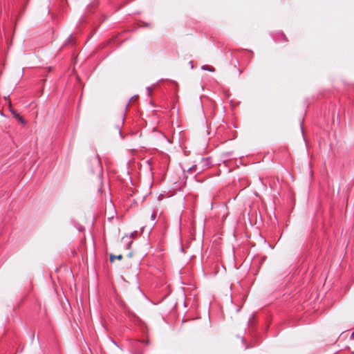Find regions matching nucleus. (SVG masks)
<instances>
[{
    "instance_id": "obj_4",
    "label": "nucleus",
    "mask_w": 354,
    "mask_h": 354,
    "mask_svg": "<svg viewBox=\"0 0 354 354\" xmlns=\"http://www.w3.org/2000/svg\"><path fill=\"white\" fill-rule=\"evenodd\" d=\"M156 215H157V212H153L152 214H151V219L152 221H155L156 218Z\"/></svg>"
},
{
    "instance_id": "obj_1",
    "label": "nucleus",
    "mask_w": 354,
    "mask_h": 354,
    "mask_svg": "<svg viewBox=\"0 0 354 354\" xmlns=\"http://www.w3.org/2000/svg\"><path fill=\"white\" fill-rule=\"evenodd\" d=\"M115 259L121 260L122 259V254H119L118 256H115L113 254H110V261L111 262H113Z\"/></svg>"
},
{
    "instance_id": "obj_2",
    "label": "nucleus",
    "mask_w": 354,
    "mask_h": 354,
    "mask_svg": "<svg viewBox=\"0 0 354 354\" xmlns=\"http://www.w3.org/2000/svg\"><path fill=\"white\" fill-rule=\"evenodd\" d=\"M203 70L209 71L211 72L214 71V68L212 66H202Z\"/></svg>"
},
{
    "instance_id": "obj_3",
    "label": "nucleus",
    "mask_w": 354,
    "mask_h": 354,
    "mask_svg": "<svg viewBox=\"0 0 354 354\" xmlns=\"http://www.w3.org/2000/svg\"><path fill=\"white\" fill-rule=\"evenodd\" d=\"M10 111L12 113V116L15 118L17 119L18 118H19L20 115L16 111L11 109Z\"/></svg>"
},
{
    "instance_id": "obj_7",
    "label": "nucleus",
    "mask_w": 354,
    "mask_h": 354,
    "mask_svg": "<svg viewBox=\"0 0 354 354\" xmlns=\"http://www.w3.org/2000/svg\"><path fill=\"white\" fill-rule=\"evenodd\" d=\"M77 230H78L80 232H82V231H83V230H84V227H82V226H79V227H77Z\"/></svg>"
},
{
    "instance_id": "obj_10",
    "label": "nucleus",
    "mask_w": 354,
    "mask_h": 354,
    "mask_svg": "<svg viewBox=\"0 0 354 354\" xmlns=\"http://www.w3.org/2000/svg\"><path fill=\"white\" fill-rule=\"evenodd\" d=\"M196 166H194L193 167H190V169H192L195 167Z\"/></svg>"
},
{
    "instance_id": "obj_6",
    "label": "nucleus",
    "mask_w": 354,
    "mask_h": 354,
    "mask_svg": "<svg viewBox=\"0 0 354 354\" xmlns=\"http://www.w3.org/2000/svg\"><path fill=\"white\" fill-rule=\"evenodd\" d=\"M72 39H73V37L72 35H70L68 39H67V42H71L72 41Z\"/></svg>"
},
{
    "instance_id": "obj_9",
    "label": "nucleus",
    "mask_w": 354,
    "mask_h": 354,
    "mask_svg": "<svg viewBox=\"0 0 354 354\" xmlns=\"http://www.w3.org/2000/svg\"><path fill=\"white\" fill-rule=\"evenodd\" d=\"M131 244V241H130L129 243H128V248H129L130 245Z\"/></svg>"
},
{
    "instance_id": "obj_8",
    "label": "nucleus",
    "mask_w": 354,
    "mask_h": 354,
    "mask_svg": "<svg viewBox=\"0 0 354 354\" xmlns=\"http://www.w3.org/2000/svg\"><path fill=\"white\" fill-rule=\"evenodd\" d=\"M142 343H145L147 344H149V340H142Z\"/></svg>"
},
{
    "instance_id": "obj_5",
    "label": "nucleus",
    "mask_w": 354,
    "mask_h": 354,
    "mask_svg": "<svg viewBox=\"0 0 354 354\" xmlns=\"http://www.w3.org/2000/svg\"><path fill=\"white\" fill-rule=\"evenodd\" d=\"M17 120L21 124H25V120L23 119L21 116H19V118H18Z\"/></svg>"
},
{
    "instance_id": "obj_11",
    "label": "nucleus",
    "mask_w": 354,
    "mask_h": 354,
    "mask_svg": "<svg viewBox=\"0 0 354 354\" xmlns=\"http://www.w3.org/2000/svg\"><path fill=\"white\" fill-rule=\"evenodd\" d=\"M137 354H142V353L141 352H138Z\"/></svg>"
}]
</instances>
